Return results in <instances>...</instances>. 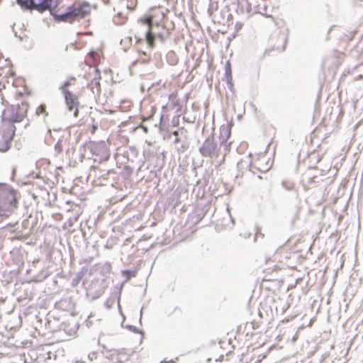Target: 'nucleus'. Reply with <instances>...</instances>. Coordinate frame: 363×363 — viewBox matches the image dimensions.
I'll return each instance as SVG.
<instances>
[{
	"label": "nucleus",
	"instance_id": "1",
	"mask_svg": "<svg viewBox=\"0 0 363 363\" xmlns=\"http://www.w3.org/2000/svg\"><path fill=\"white\" fill-rule=\"evenodd\" d=\"M21 193L9 184L0 183V214L8 216L17 209Z\"/></svg>",
	"mask_w": 363,
	"mask_h": 363
},
{
	"label": "nucleus",
	"instance_id": "2",
	"mask_svg": "<svg viewBox=\"0 0 363 363\" xmlns=\"http://www.w3.org/2000/svg\"><path fill=\"white\" fill-rule=\"evenodd\" d=\"M83 153L85 155L89 152L91 155H95L99 158H94V162L99 161V163L107 161L110 157L108 150L104 142L96 143L89 141L83 145Z\"/></svg>",
	"mask_w": 363,
	"mask_h": 363
},
{
	"label": "nucleus",
	"instance_id": "3",
	"mask_svg": "<svg viewBox=\"0 0 363 363\" xmlns=\"http://www.w3.org/2000/svg\"><path fill=\"white\" fill-rule=\"evenodd\" d=\"M320 170L311 167L303 173L301 182L305 189H308L312 186H316L324 180L323 179V174L320 173Z\"/></svg>",
	"mask_w": 363,
	"mask_h": 363
},
{
	"label": "nucleus",
	"instance_id": "4",
	"mask_svg": "<svg viewBox=\"0 0 363 363\" xmlns=\"http://www.w3.org/2000/svg\"><path fill=\"white\" fill-rule=\"evenodd\" d=\"M199 153L204 157L213 158L218 156L220 148L215 141L214 134L211 133L199 149Z\"/></svg>",
	"mask_w": 363,
	"mask_h": 363
},
{
	"label": "nucleus",
	"instance_id": "5",
	"mask_svg": "<svg viewBox=\"0 0 363 363\" xmlns=\"http://www.w3.org/2000/svg\"><path fill=\"white\" fill-rule=\"evenodd\" d=\"M50 314H48V318L46 319L45 322V328L50 331H56V330H63L65 333H67L69 335H74L77 329L78 325L77 323H74L71 325L70 323L62 322L59 325H54L52 320H50Z\"/></svg>",
	"mask_w": 363,
	"mask_h": 363
},
{
	"label": "nucleus",
	"instance_id": "6",
	"mask_svg": "<svg viewBox=\"0 0 363 363\" xmlns=\"http://www.w3.org/2000/svg\"><path fill=\"white\" fill-rule=\"evenodd\" d=\"M28 104L27 102H22L21 105H12L9 109L10 114L9 121L13 125L14 123L21 122L26 116Z\"/></svg>",
	"mask_w": 363,
	"mask_h": 363
},
{
	"label": "nucleus",
	"instance_id": "7",
	"mask_svg": "<svg viewBox=\"0 0 363 363\" xmlns=\"http://www.w3.org/2000/svg\"><path fill=\"white\" fill-rule=\"evenodd\" d=\"M16 130V128L13 124L3 130L0 135V152H6L11 148V143L14 138Z\"/></svg>",
	"mask_w": 363,
	"mask_h": 363
},
{
	"label": "nucleus",
	"instance_id": "8",
	"mask_svg": "<svg viewBox=\"0 0 363 363\" xmlns=\"http://www.w3.org/2000/svg\"><path fill=\"white\" fill-rule=\"evenodd\" d=\"M216 211V207L211 203V202L208 201L204 205H198L194 211V216L192 217V220L194 224L199 223L206 216L208 215V213L213 214Z\"/></svg>",
	"mask_w": 363,
	"mask_h": 363
},
{
	"label": "nucleus",
	"instance_id": "9",
	"mask_svg": "<svg viewBox=\"0 0 363 363\" xmlns=\"http://www.w3.org/2000/svg\"><path fill=\"white\" fill-rule=\"evenodd\" d=\"M73 9L72 15L74 21L78 18H83L91 12V6L87 1H83L82 4H74L69 6Z\"/></svg>",
	"mask_w": 363,
	"mask_h": 363
},
{
	"label": "nucleus",
	"instance_id": "10",
	"mask_svg": "<svg viewBox=\"0 0 363 363\" xmlns=\"http://www.w3.org/2000/svg\"><path fill=\"white\" fill-rule=\"evenodd\" d=\"M65 98V104L69 111H74V116L79 115V101L78 96L72 91H66L62 94Z\"/></svg>",
	"mask_w": 363,
	"mask_h": 363
},
{
	"label": "nucleus",
	"instance_id": "11",
	"mask_svg": "<svg viewBox=\"0 0 363 363\" xmlns=\"http://www.w3.org/2000/svg\"><path fill=\"white\" fill-rule=\"evenodd\" d=\"M60 4V0H37L35 10L40 13L48 11L51 15V11H55Z\"/></svg>",
	"mask_w": 363,
	"mask_h": 363
},
{
	"label": "nucleus",
	"instance_id": "12",
	"mask_svg": "<svg viewBox=\"0 0 363 363\" xmlns=\"http://www.w3.org/2000/svg\"><path fill=\"white\" fill-rule=\"evenodd\" d=\"M230 9L228 6L224 7L219 13V15L213 16V22L214 23L228 24L233 23V16L230 13Z\"/></svg>",
	"mask_w": 363,
	"mask_h": 363
},
{
	"label": "nucleus",
	"instance_id": "13",
	"mask_svg": "<svg viewBox=\"0 0 363 363\" xmlns=\"http://www.w3.org/2000/svg\"><path fill=\"white\" fill-rule=\"evenodd\" d=\"M73 9L69 6L66 9V11L62 13H57L55 11H51V15L56 23L74 21L72 11Z\"/></svg>",
	"mask_w": 363,
	"mask_h": 363
},
{
	"label": "nucleus",
	"instance_id": "14",
	"mask_svg": "<svg viewBox=\"0 0 363 363\" xmlns=\"http://www.w3.org/2000/svg\"><path fill=\"white\" fill-rule=\"evenodd\" d=\"M55 308L62 311H71L74 307V303L71 297H64L55 302Z\"/></svg>",
	"mask_w": 363,
	"mask_h": 363
},
{
	"label": "nucleus",
	"instance_id": "15",
	"mask_svg": "<svg viewBox=\"0 0 363 363\" xmlns=\"http://www.w3.org/2000/svg\"><path fill=\"white\" fill-rule=\"evenodd\" d=\"M156 37L160 39L161 43H164L165 42V38L162 33H156L150 29H147L145 32V38L150 47L153 48L155 46V38Z\"/></svg>",
	"mask_w": 363,
	"mask_h": 363
},
{
	"label": "nucleus",
	"instance_id": "16",
	"mask_svg": "<svg viewBox=\"0 0 363 363\" xmlns=\"http://www.w3.org/2000/svg\"><path fill=\"white\" fill-rule=\"evenodd\" d=\"M165 155L164 152H158L152 154L150 156L149 161L157 168L160 170L165 164Z\"/></svg>",
	"mask_w": 363,
	"mask_h": 363
},
{
	"label": "nucleus",
	"instance_id": "17",
	"mask_svg": "<svg viewBox=\"0 0 363 363\" xmlns=\"http://www.w3.org/2000/svg\"><path fill=\"white\" fill-rule=\"evenodd\" d=\"M231 135V126L230 124L228 125H223L220 128V145H224L225 147L227 146V140L229 139Z\"/></svg>",
	"mask_w": 363,
	"mask_h": 363
},
{
	"label": "nucleus",
	"instance_id": "18",
	"mask_svg": "<svg viewBox=\"0 0 363 363\" xmlns=\"http://www.w3.org/2000/svg\"><path fill=\"white\" fill-rule=\"evenodd\" d=\"M95 71H96V75L92 79L91 83L89 84V86L91 89V91L94 94L95 93L94 89H96V94H99L101 91V84H100L101 75H100V72H99L98 68H96Z\"/></svg>",
	"mask_w": 363,
	"mask_h": 363
},
{
	"label": "nucleus",
	"instance_id": "19",
	"mask_svg": "<svg viewBox=\"0 0 363 363\" xmlns=\"http://www.w3.org/2000/svg\"><path fill=\"white\" fill-rule=\"evenodd\" d=\"M16 4L20 6L22 10H35L37 0H16Z\"/></svg>",
	"mask_w": 363,
	"mask_h": 363
},
{
	"label": "nucleus",
	"instance_id": "20",
	"mask_svg": "<svg viewBox=\"0 0 363 363\" xmlns=\"http://www.w3.org/2000/svg\"><path fill=\"white\" fill-rule=\"evenodd\" d=\"M87 272V268L86 267H83L81 270L77 272L76 274V277L72 279V286H76L79 281L82 279L83 277L85 275V274Z\"/></svg>",
	"mask_w": 363,
	"mask_h": 363
},
{
	"label": "nucleus",
	"instance_id": "21",
	"mask_svg": "<svg viewBox=\"0 0 363 363\" xmlns=\"http://www.w3.org/2000/svg\"><path fill=\"white\" fill-rule=\"evenodd\" d=\"M72 81H76V78L73 76H69L67 77L66 81L59 87V89L64 94L66 91H70L68 87L71 86Z\"/></svg>",
	"mask_w": 363,
	"mask_h": 363
},
{
	"label": "nucleus",
	"instance_id": "22",
	"mask_svg": "<svg viewBox=\"0 0 363 363\" xmlns=\"http://www.w3.org/2000/svg\"><path fill=\"white\" fill-rule=\"evenodd\" d=\"M138 21L143 24L147 25L149 28L152 30V26H153V17L150 14H146L143 17L140 18Z\"/></svg>",
	"mask_w": 363,
	"mask_h": 363
},
{
	"label": "nucleus",
	"instance_id": "23",
	"mask_svg": "<svg viewBox=\"0 0 363 363\" xmlns=\"http://www.w3.org/2000/svg\"><path fill=\"white\" fill-rule=\"evenodd\" d=\"M136 269H125L121 271V274L123 277L125 278V281L130 280L132 277H135L137 274Z\"/></svg>",
	"mask_w": 363,
	"mask_h": 363
},
{
	"label": "nucleus",
	"instance_id": "24",
	"mask_svg": "<svg viewBox=\"0 0 363 363\" xmlns=\"http://www.w3.org/2000/svg\"><path fill=\"white\" fill-rule=\"evenodd\" d=\"M235 6V11L238 13H244L245 7L249 6L247 1L238 2L237 4H233Z\"/></svg>",
	"mask_w": 363,
	"mask_h": 363
},
{
	"label": "nucleus",
	"instance_id": "25",
	"mask_svg": "<svg viewBox=\"0 0 363 363\" xmlns=\"http://www.w3.org/2000/svg\"><path fill=\"white\" fill-rule=\"evenodd\" d=\"M104 294V289L102 288L96 290L94 292L92 291V289H89L87 292V295L91 297V299L94 300L99 298Z\"/></svg>",
	"mask_w": 363,
	"mask_h": 363
},
{
	"label": "nucleus",
	"instance_id": "26",
	"mask_svg": "<svg viewBox=\"0 0 363 363\" xmlns=\"http://www.w3.org/2000/svg\"><path fill=\"white\" fill-rule=\"evenodd\" d=\"M225 79L228 80L231 79L232 77V69H231V64L230 61H227L225 65Z\"/></svg>",
	"mask_w": 363,
	"mask_h": 363
},
{
	"label": "nucleus",
	"instance_id": "27",
	"mask_svg": "<svg viewBox=\"0 0 363 363\" xmlns=\"http://www.w3.org/2000/svg\"><path fill=\"white\" fill-rule=\"evenodd\" d=\"M113 22L118 25H122L125 22V17L121 12L117 13V16L113 18Z\"/></svg>",
	"mask_w": 363,
	"mask_h": 363
},
{
	"label": "nucleus",
	"instance_id": "28",
	"mask_svg": "<svg viewBox=\"0 0 363 363\" xmlns=\"http://www.w3.org/2000/svg\"><path fill=\"white\" fill-rule=\"evenodd\" d=\"M35 114L37 116H40V114H45V116H48V113L46 111V105L45 104H41L36 108Z\"/></svg>",
	"mask_w": 363,
	"mask_h": 363
},
{
	"label": "nucleus",
	"instance_id": "29",
	"mask_svg": "<svg viewBox=\"0 0 363 363\" xmlns=\"http://www.w3.org/2000/svg\"><path fill=\"white\" fill-rule=\"evenodd\" d=\"M261 201L263 203H267L272 201L271 191L269 189L263 192V195L261 196Z\"/></svg>",
	"mask_w": 363,
	"mask_h": 363
},
{
	"label": "nucleus",
	"instance_id": "30",
	"mask_svg": "<svg viewBox=\"0 0 363 363\" xmlns=\"http://www.w3.org/2000/svg\"><path fill=\"white\" fill-rule=\"evenodd\" d=\"M279 38L283 41V45L281 48L277 47V50H279V52H283L285 50L286 45L287 43V36L285 34H281L279 35Z\"/></svg>",
	"mask_w": 363,
	"mask_h": 363
},
{
	"label": "nucleus",
	"instance_id": "31",
	"mask_svg": "<svg viewBox=\"0 0 363 363\" xmlns=\"http://www.w3.org/2000/svg\"><path fill=\"white\" fill-rule=\"evenodd\" d=\"M189 147V145L188 142H184L182 145L177 147V151L179 153L184 152Z\"/></svg>",
	"mask_w": 363,
	"mask_h": 363
},
{
	"label": "nucleus",
	"instance_id": "32",
	"mask_svg": "<svg viewBox=\"0 0 363 363\" xmlns=\"http://www.w3.org/2000/svg\"><path fill=\"white\" fill-rule=\"evenodd\" d=\"M114 298L111 300V304L114 303V298H117L118 302L120 301L121 288H116Z\"/></svg>",
	"mask_w": 363,
	"mask_h": 363
},
{
	"label": "nucleus",
	"instance_id": "33",
	"mask_svg": "<svg viewBox=\"0 0 363 363\" xmlns=\"http://www.w3.org/2000/svg\"><path fill=\"white\" fill-rule=\"evenodd\" d=\"M125 328L134 333H143L140 329H138V328H136L135 326L132 325H127L125 326Z\"/></svg>",
	"mask_w": 363,
	"mask_h": 363
},
{
	"label": "nucleus",
	"instance_id": "34",
	"mask_svg": "<svg viewBox=\"0 0 363 363\" xmlns=\"http://www.w3.org/2000/svg\"><path fill=\"white\" fill-rule=\"evenodd\" d=\"M55 151L57 152V153H61L62 151V140L59 139L57 143L55 145L54 147Z\"/></svg>",
	"mask_w": 363,
	"mask_h": 363
},
{
	"label": "nucleus",
	"instance_id": "35",
	"mask_svg": "<svg viewBox=\"0 0 363 363\" xmlns=\"http://www.w3.org/2000/svg\"><path fill=\"white\" fill-rule=\"evenodd\" d=\"M172 135L175 136V138L174 140V143H178L180 141V139L179 138V132L178 130H174L172 132Z\"/></svg>",
	"mask_w": 363,
	"mask_h": 363
},
{
	"label": "nucleus",
	"instance_id": "36",
	"mask_svg": "<svg viewBox=\"0 0 363 363\" xmlns=\"http://www.w3.org/2000/svg\"><path fill=\"white\" fill-rule=\"evenodd\" d=\"M208 14L209 16V17L211 18V20L213 21V16L215 15L213 14V5L211 4L208 8Z\"/></svg>",
	"mask_w": 363,
	"mask_h": 363
},
{
	"label": "nucleus",
	"instance_id": "37",
	"mask_svg": "<svg viewBox=\"0 0 363 363\" xmlns=\"http://www.w3.org/2000/svg\"><path fill=\"white\" fill-rule=\"evenodd\" d=\"M226 83L228 84V89L231 91H234V88H233V77H231V79H229V81L226 80Z\"/></svg>",
	"mask_w": 363,
	"mask_h": 363
},
{
	"label": "nucleus",
	"instance_id": "38",
	"mask_svg": "<svg viewBox=\"0 0 363 363\" xmlns=\"http://www.w3.org/2000/svg\"><path fill=\"white\" fill-rule=\"evenodd\" d=\"M282 186H283L284 189H287V190H290V189H291V186H288V185L286 184V182H282Z\"/></svg>",
	"mask_w": 363,
	"mask_h": 363
},
{
	"label": "nucleus",
	"instance_id": "39",
	"mask_svg": "<svg viewBox=\"0 0 363 363\" xmlns=\"http://www.w3.org/2000/svg\"><path fill=\"white\" fill-rule=\"evenodd\" d=\"M160 27L161 26V23L160 22H156V23H154L153 22V26H152V29L153 28V27Z\"/></svg>",
	"mask_w": 363,
	"mask_h": 363
},
{
	"label": "nucleus",
	"instance_id": "40",
	"mask_svg": "<svg viewBox=\"0 0 363 363\" xmlns=\"http://www.w3.org/2000/svg\"><path fill=\"white\" fill-rule=\"evenodd\" d=\"M111 301L110 299L107 300L106 302L105 303V306L108 308H111V304H109V302Z\"/></svg>",
	"mask_w": 363,
	"mask_h": 363
},
{
	"label": "nucleus",
	"instance_id": "41",
	"mask_svg": "<svg viewBox=\"0 0 363 363\" xmlns=\"http://www.w3.org/2000/svg\"><path fill=\"white\" fill-rule=\"evenodd\" d=\"M13 33H14V35H15L16 37H17V38H20L21 40H23V37H22V36H21V35H18L17 32H16V31H14V30H13Z\"/></svg>",
	"mask_w": 363,
	"mask_h": 363
},
{
	"label": "nucleus",
	"instance_id": "42",
	"mask_svg": "<svg viewBox=\"0 0 363 363\" xmlns=\"http://www.w3.org/2000/svg\"><path fill=\"white\" fill-rule=\"evenodd\" d=\"M135 37L137 43L141 42L143 40V38H138L136 35Z\"/></svg>",
	"mask_w": 363,
	"mask_h": 363
},
{
	"label": "nucleus",
	"instance_id": "43",
	"mask_svg": "<svg viewBox=\"0 0 363 363\" xmlns=\"http://www.w3.org/2000/svg\"><path fill=\"white\" fill-rule=\"evenodd\" d=\"M142 314H143V308L140 310V320H139V322L140 324H142Z\"/></svg>",
	"mask_w": 363,
	"mask_h": 363
},
{
	"label": "nucleus",
	"instance_id": "44",
	"mask_svg": "<svg viewBox=\"0 0 363 363\" xmlns=\"http://www.w3.org/2000/svg\"><path fill=\"white\" fill-rule=\"evenodd\" d=\"M52 318V316H51V317H50V318ZM53 319H54V320H53V321L52 320V322L53 323V325H56L55 324V322L56 321V319H55V317H53ZM57 320H59V318H57Z\"/></svg>",
	"mask_w": 363,
	"mask_h": 363
},
{
	"label": "nucleus",
	"instance_id": "45",
	"mask_svg": "<svg viewBox=\"0 0 363 363\" xmlns=\"http://www.w3.org/2000/svg\"><path fill=\"white\" fill-rule=\"evenodd\" d=\"M123 322L121 323V325L123 327V322H124L125 317H124V315H123Z\"/></svg>",
	"mask_w": 363,
	"mask_h": 363
},
{
	"label": "nucleus",
	"instance_id": "46",
	"mask_svg": "<svg viewBox=\"0 0 363 363\" xmlns=\"http://www.w3.org/2000/svg\"><path fill=\"white\" fill-rule=\"evenodd\" d=\"M230 219H231L232 222L234 223V219L232 218V216L230 215Z\"/></svg>",
	"mask_w": 363,
	"mask_h": 363
},
{
	"label": "nucleus",
	"instance_id": "47",
	"mask_svg": "<svg viewBox=\"0 0 363 363\" xmlns=\"http://www.w3.org/2000/svg\"><path fill=\"white\" fill-rule=\"evenodd\" d=\"M48 133L51 134V130H50V129H48Z\"/></svg>",
	"mask_w": 363,
	"mask_h": 363
},
{
	"label": "nucleus",
	"instance_id": "48",
	"mask_svg": "<svg viewBox=\"0 0 363 363\" xmlns=\"http://www.w3.org/2000/svg\"><path fill=\"white\" fill-rule=\"evenodd\" d=\"M15 171H16V169L13 168V170H12L13 174L15 173Z\"/></svg>",
	"mask_w": 363,
	"mask_h": 363
},
{
	"label": "nucleus",
	"instance_id": "49",
	"mask_svg": "<svg viewBox=\"0 0 363 363\" xmlns=\"http://www.w3.org/2000/svg\"><path fill=\"white\" fill-rule=\"evenodd\" d=\"M35 178L40 179V178H41V177H40V176H38V175H37V176L35 177Z\"/></svg>",
	"mask_w": 363,
	"mask_h": 363
},
{
	"label": "nucleus",
	"instance_id": "50",
	"mask_svg": "<svg viewBox=\"0 0 363 363\" xmlns=\"http://www.w3.org/2000/svg\"><path fill=\"white\" fill-rule=\"evenodd\" d=\"M88 357H89L91 359H91V358H92V356H90V354H89V355H88Z\"/></svg>",
	"mask_w": 363,
	"mask_h": 363
},
{
	"label": "nucleus",
	"instance_id": "51",
	"mask_svg": "<svg viewBox=\"0 0 363 363\" xmlns=\"http://www.w3.org/2000/svg\"><path fill=\"white\" fill-rule=\"evenodd\" d=\"M88 357H89L91 359H91V358H92V356H90V354H89V355H88Z\"/></svg>",
	"mask_w": 363,
	"mask_h": 363
},
{
	"label": "nucleus",
	"instance_id": "52",
	"mask_svg": "<svg viewBox=\"0 0 363 363\" xmlns=\"http://www.w3.org/2000/svg\"><path fill=\"white\" fill-rule=\"evenodd\" d=\"M250 171H252V173H255V171L252 170V169H250Z\"/></svg>",
	"mask_w": 363,
	"mask_h": 363
},
{
	"label": "nucleus",
	"instance_id": "53",
	"mask_svg": "<svg viewBox=\"0 0 363 363\" xmlns=\"http://www.w3.org/2000/svg\"><path fill=\"white\" fill-rule=\"evenodd\" d=\"M250 171H252V173H255V171L252 170V169H250Z\"/></svg>",
	"mask_w": 363,
	"mask_h": 363
},
{
	"label": "nucleus",
	"instance_id": "54",
	"mask_svg": "<svg viewBox=\"0 0 363 363\" xmlns=\"http://www.w3.org/2000/svg\"><path fill=\"white\" fill-rule=\"evenodd\" d=\"M250 171H252V173H255V171L252 170V169H250Z\"/></svg>",
	"mask_w": 363,
	"mask_h": 363
},
{
	"label": "nucleus",
	"instance_id": "55",
	"mask_svg": "<svg viewBox=\"0 0 363 363\" xmlns=\"http://www.w3.org/2000/svg\"><path fill=\"white\" fill-rule=\"evenodd\" d=\"M143 55H146V52H142Z\"/></svg>",
	"mask_w": 363,
	"mask_h": 363
},
{
	"label": "nucleus",
	"instance_id": "56",
	"mask_svg": "<svg viewBox=\"0 0 363 363\" xmlns=\"http://www.w3.org/2000/svg\"><path fill=\"white\" fill-rule=\"evenodd\" d=\"M162 117H163V115L162 114L160 116V120H162Z\"/></svg>",
	"mask_w": 363,
	"mask_h": 363
}]
</instances>
